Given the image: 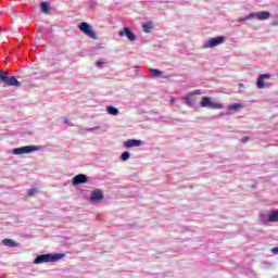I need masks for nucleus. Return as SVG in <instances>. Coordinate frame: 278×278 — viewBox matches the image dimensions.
<instances>
[{
	"instance_id": "nucleus-25",
	"label": "nucleus",
	"mask_w": 278,
	"mask_h": 278,
	"mask_svg": "<svg viewBox=\"0 0 278 278\" xmlns=\"http://www.w3.org/2000/svg\"><path fill=\"white\" fill-rule=\"evenodd\" d=\"M118 36H119L121 38H123V36H125V27H124L123 30H119V31H118Z\"/></svg>"
},
{
	"instance_id": "nucleus-18",
	"label": "nucleus",
	"mask_w": 278,
	"mask_h": 278,
	"mask_svg": "<svg viewBox=\"0 0 278 278\" xmlns=\"http://www.w3.org/2000/svg\"><path fill=\"white\" fill-rule=\"evenodd\" d=\"M270 223H278V208L269 212Z\"/></svg>"
},
{
	"instance_id": "nucleus-17",
	"label": "nucleus",
	"mask_w": 278,
	"mask_h": 278,
	"mask_svg": "<svg viewBox=\"0 0 278 278\" xmlns=\"http://www.w3.org/2000/svg\"><path fill=\"white\" fill-rule=\"evenodd\" d=\"M260 220L264 223V225H268V223H270V213H262L260 215Z\"/></svg>"
},
{
	"instance_id": "nucleus-23",
	"label": "nucleus",
	"mask_w": 278,
	"mask_h": 278,
	"mask_svg": "<svg viewBox=\"0 0 278 278\" xmlns=\"http://www.w3.org/2000/svg\"><path fill=\"white\" fill-rule=\"evenodd\" d=\"M38 194V189L33 188L28 190V197H36Z\"/></svg>"
},
{
	"instance_id": "nucleus-20",
	"label": "nucleus",
	"mask_w": 278,
	"mask_h": 278,
	"mask_svg": "<svg viewBox=\"0 0 278 278\" xmlns=\"http://www.w3.org/2000/svg\"><path fill=\"white\" fill-rule=\"evenodd\" d=\"M150 73L152 74L153 79H155V77H162V71L160 70L150 68Z\"/></svg>"
},
{
	"instance_id": "nucleus-7",
	"label": "nucleus",
	"mask_w": 278,
	"mask_h": 278,
	"mask_svg": "<svg viewBox=\"0 0 278 278\" xmlns=\"http://www.w3.org/2000/svg\"><path fill=\"white\" fill-rule=\"evenodd\" d=\"M78 28L85 36H88L89 38H92L93 40L97 39V34H94V30L92 29V26L90 24L83 22L78 25Z\"/></svg>"
},
{
	"instance_id": "nucleus-22",
	"label": "nucleus",
	"mask_w": 278,
	"mask_h": 278,
	"mask_svg": "<svg viewBox=\"0 0 278 278\" xmlns=\"http://www.w3.org/2000/svg\"><path fill=\"white\" fill-rule=\"evenodd\" d=\"M40 8L43 14H47V12H49V4L47 2H42Z\"/></svg>"
},
{
	"instance_id": "nucleus-12",
	"label": "nucleus",
	"mask_w": 278,
	"mask_h": 278,
	"mask_svg": "<svg viewBox=\"0 0 278 278\" xmlns=\"http://www.w3.org/2000/svg\"><path fill=\"white\" fill-rule=\"evenodd\" d=\"M86 181H88V177L84 174H79L73 178L72 184L73 186H79V184H86Z\"/></svg>"
},
{
	"instance_id": "nucleus-21",
	"label": "nucleus",
	"mask_w": 278,
	"mask_h": 278,
	"mask_svg": "<svg viewBox=\"0 0 278 278\" xmlns=\"http://www.w3.org/2000/svg\"><path fill=\"white\" fill-rule=\"evenodd\" d=\"M131 157V154L129 152H124L121 155V161L122 162H127V160H129Z\"/></svg>"
},
{
	"instance_id": "nucleus-1",
	"label": "nucleus",
	"mask_w": 278,
	"mask_h": 278,
	"mask_svg": "<svg viewBox=\"0 0 278 278\" xmlns=\"http://www.w3.org/2000/svg\"><path fill=\"white\" fill-rule=\"evenodd\" d=\"M252 18H256L257 21H268L270 18V12L268 11H258V12H252L247 16L239 17V23H244L245 21H251Z\"/></svg>"
},
{
	"instance_id": "nucleus-10",
	"label": "nucleus",
	"mask_w": 278,
	"mask_h": 278,
	"mask_svg": "<svg viewBox=\"0 0 278 278\" xmlns=\"http://www.w3.org/2000/svg\"><path fill=\"white\" fill-rule=\"evenodd\" d=\"M90 201L91 203H99L100 201H103V191L100 189H94L91 192Z\"/></svg>"
},
{
	"instance_id": "nucleus-31",
	"label": "nucleus",
	"mask_w": 278,
	"mask_h": 278,
	"mask_svg": "<svg viewBox=\"0 0 278 278\" xmlns=\"http://www.w3.org/2000/svg\"><path fill=\"white\" fill-rule=\"evenodd\" d=\"M239 88H244V85H243V84H240V85H239Z\"/></svg>"
},
{
	"instance_id": "nucleus-19",
	"label": "nucleus",
	"mask_w": 278,
	"mask_h": 278,
	"mask_svg": "<svg viewBox=\"0 0 278 278\" xmlns=\"http://www.w3.org/2000/svg\"><path fill=\"white\" fill-rule=\"evenodd\" d=\"M106 112L111 116H118V109H116L114 106H106Z\"/></svg>"
},
{
	"instance_id": "nucleus-32",
	"label": "nucleus",
	"mask_w": 278,
	"mask_h": 278,
	"mask_svg": "<svg viewBox=\"0 0 278 278\" xmlns=\"http://www.w3.org/2000/svg\"><path fill=\"white\" fill-rule=\"evenodd\" d=\"M88 131H94V128H89Z\"/></svg>"
},
{
	"instance_id": "nucleus-13",
	"label": "nucleus",
	"mask_w": 278,
	"mask_h": 278,
	"mask_svg": "<svg viewBox=\"0 0 278 278\" xmlns=\"http://www.w3.org/2000/svg\"><path fill=\"white\" fill-rule=\"evenodd\" d=\"M244 104L242 103H232L228 105V112H238V110H243Z\"/></svg>"
},
{
	"instance_id": "nucleus-28",
	"label": "nucleus",
	"mask_w": 278,
	"mask_h": 278,
	"mask_svg": "<svg viewBox=\"0 0 278 278\" xmlns=\"http://www.w3.org/2000/svg\"><path fill=\"white\" fill-rule=\"evenodd\" d=\"M249 141V137H243L242 139H241V142H248Z\"/></svg>"
},
{
	"instance_id": "nucleus-11",
	"label": "nucleus",
	"mask_w": 278,
	"mask_h": 278,
	"mask_svg": "<svg viewBox=\"0 0 278 278\" xmlns=\"http://www.w3.org/2000/svg\"><path fill=\"white\" fill-rule=\"evenodd\" d=\"M124 147L126 149H131L134 147H142V141L138 139H128L124 141Z\"/></svg>"
},
{
	"instance_id": "nucleus-3",
	"label": "nucleus",
	"mask_w": 278,
	"mask_h": 278,
	"mask_svg": "<svg viewBox=\"0 0 278 278\" xmlns=\"http://www.w3.org/2000/svg\"><path fill=\"white\" fill-rule=\"evenodd\" d=\"M201 108H208L210 110H223V103L213 101L210 97H203L200 102Z\"/></svg>"
},
{
	"instance_id": "nucleus-24",
	"label": "nucleus",
	"mask_w": 278,
	"mask_h": 278,
	"mask_svg": "<svg viewBox=\"0 0 278 278\" xmlns=\"http://www.w3.org/2000/svg\"><path fill=\"white\" fill-rule=\"evenodd\" d=\"M105 64H106L105 60H100L96 63V66H98V68H103Z\"/></svg>"
},
{
	"instance_id": "nucleus-9",
	"label": "nucleus",
	"mask_w": 278,
	"mask_h": 278,
	"mask_svg": "<svg viewBox=\"0 0 278 278\" xmlns=\"http://www.w3.org/2000/svg\"><path fill=\"white\" fill-rule=\"evenodd\" d=\"M197 94H204V92L201 90H194L193 92L188 93L185 96L186 104L189 106L194 105L197 103Z\"/></svg>"
},
{
	"instance_id": "nucleus-15",
	"label": "nucleus",
	"mask_w": 278,
	"mask_h": 278,
	"mask_svg": "<svg viewBox=\"0 0 278 278\" xmlns=\"http://www.w3.org/2000/svg\"><path fill=\"white\" fill-rule=\"evenodd\" d=\"M153 27H154L153 22H146L142 24V28L146 34H151Z\"/></svg>"
},
{
	"instance_id": "nucleus-27",
	"label": "nucleus",
	"mask_w": 278,
	"mask_h": 278,
	"mask_svg": "<svg viewBox=\"0 0 278 278\" xmlns=\"http://www.w3.org/2000/svg\"><path fill=\"white\" fill-rule=\"evenodd\" d=\"M271 25L277 26L278 25V16L274 20V22L271 23Z\"/></svg>"
},
{
	"instance_id": "nucleus-4",
	"label": "nucleus",
	"mask_w": 278,
	"mask_h": 278,
	"mask_svg": "<svg viewBox=\"0 0 278 278\" xmlns=\"http://www.w3.org/2000/svg\"><path fill=\"white\" fill-rule=\"evenodd\" d=\"M226 40H227V37L225 36L210 38L202 45V49H214V47H218V45H223Z\"/></svg>"
},
{
	"instance_id": "nucleus-26",
	"label": "nucleus",
	"mask_w": 278,
	"mask_h": 278,
	"mask_svg": "<svg viewBox=\"0 0 278 278\" xmlns=\"http://www.w3.org/2000/svg\"><path fill=\"white\" fill-rule=\"evenodd\" d=\"M271 253H274V255H278V247L277 248H273L271 249Z\"/></svg>"
},
{
	"instance_id": "nucleus-6",
	"label": "nucleus",
	"mask_w": 278,
	"mask_h": 278,
	"mask_svg": "<svg viewBox=\"0 0 278 278\" xmlns=\"http://www.w3.org/2000/svg\"><path fill=\"white\" fill-rule=\"evenodd\" d=\"M0 80L3 81V84H7V86H13L14 88H20L21 81L16 79L14 76H8L5 72L0 71Z\"/></svg>"
},
{
	"instance_id": "nucleus-33",
	"label": "nucleus",
	"mask_w": 278,
	"mask_h": 278,
	"mask_svg": "<svg viewBox=\"0 0 278 278\" xmlns=\"http://www.w3.org/2000/svg\"><path fill=\"white\" fill-rule=\"evenodd\" d=\"M136 68H137V71H140V67H139V66H137Z\"/></svg>"
},
{
	"instance_id": "nucleus-2",
	"label": "nucleus",
	"mask_w": 278,
	"mask_h": 278,
	"mask_svg": "<svg viewBox=\"0 0 278 278\" xmlns=\"http://www.w3.org/2000/svg\"><path fill=\"white\" fill-rule=\"evenodd\" d=\"M64 257V254H41L38 255L34 264H45L47 262H58L59 260H62Z\"/></svg>"
},
{
	"instance_id": "nucleus-16",
	"label": "nucleus",
	"mask_w": 278,
	"mask_h": 278,
	"mask_svg": "<svg viewBox=\"0 0 278 278\" xmlns=\"http://www.w3.org/2000/svg\"><path fill=\"white\" fill-rule=\"evenodd\" d=\"M125 36L130 40V42L136 40V34H134L129 27H125Z\"/></svg>"
},
{
	"instance_id": "nucleus-5",
	"label": "nucleus",
	"mask_w": 278,
	"mask_h": 278,
	"mask_svg": "<svg viewBox=\"0 0 278 278\" xmlns=\"http://www.w3.org/2000/svg\"><path fill=\"white\" fill-rule=\"evenodd\" d=\"M35 151H40V147L38 146H25L15 148L12 150L13 155H25L29 153H35Z\"/></svg>"
},
{
	"instance_id": "nucleus-29",
	"label": "nucleus",
	"mask_w": 278,
	"mask_h": 278,
	"mask_svg": "<svg viewBox=\"0 0 278 278\" xmlns=\"http://www.w3.org/2000/svg\"><path fill=\"white\" fill-rule=\"evenodd\" d=\"M64 123H65V125H71V121H68V118H65Z\"/></svg>"
},
{
	"instance_id": "nucleus-30",
	"label": "nucleus",
	"mask_w": 278,
	"mask_h": 278,
	"mask_svg": "<svg viewBox=\"0 0 278 278\" xmlns=\"http://www.w3.org/2000/svg\"><path fill=\"white\" fill-rule=\"evenodd\" d=\"M172 103H175V101H177V99H175V98H172Z\"/></svg>"
},
{
	"instance_id": "nucleus-8",
	"label": "nucleus",
	"mask_w": 278,
	"mask_h": 278,
	"mask_svg": "<svg viewBox=\"0 0 278 278\" xmlns=\"http://www.w3.org/2000/svg\"><path fill=\"white\" fill-rule=\"evenodd\" d=\"M273 79V75L270 74H260L256 78V88L258 90H264L266 88V80Z\"/></svg>"
},
{
	"instance_id": "nucleus-14",
	"label": "nucleus",
	"mask_w": 278,
	"mask_h": 278,
	"mask_svg": "<svg viewBox=\"0 0 278 278\" xmlns=\"http://www.w3.org/2000/svg\"><path fill=\"white\" fill-rule=\"evenodd\" d=\"M2 244H3L4 247H10L11 249H14L15 247H18V243L15 242V241L12 240V239H3V240H2Z\"/></svg>"
}]
</instances>
